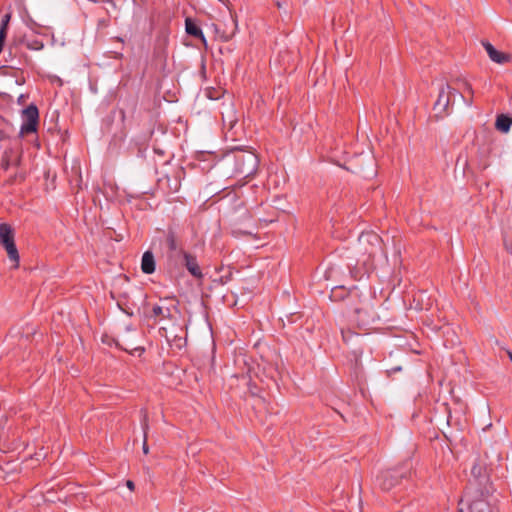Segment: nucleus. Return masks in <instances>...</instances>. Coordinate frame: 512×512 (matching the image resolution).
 Listing matches in <instances>:
<instances>
[{
	"label": "nucleus",
	"mask_w": 512,
	"mask_h": 512,
	"mask_svg": "<svg viewBox=\"0 0 512 512\" xmlns=\"http://www.w3.org/2000/svg\"><path fill=\"white\" fill-rule=\"evenodd\" d=\"M359 240L361 242H368V243H370L372 245L379 243V237L375 233H363L359 237Z\"/></svg>",
	"instance_id": "nucleus-16"
},
{
	"label": "nucleus",
	"mask_w": 512,
	"mask_h": 512,
	"mask_svg": "<svg viewBox=\"0 0 512 512\" xmlns=\"http://www.w3.org/2000/svg\"><path fill=\"white\" fill-rule=\"evenodd\" d=\"M135 352H137L139 355L143 352L142 348H135Z\"/></svg>",
	"instance_id": "nucleus-23"
},
{
	"label": "nucleus",
	"mask_w": 512,
	"mask_h": 512,
	"mask_svg": "<svg viewBox=\"0 0 512 512\" xmlns=\"http://www.w3.org/2000/svg\"><path fill=\"white\" fill-rule=\"evenodd\" d=\"M450 93H455L454 90H452L450 88V86L448 85H443L440 92H439V96H438V99L435 103V109L440 112V113H443L446 111L448 105H449V102H450V99H449V94Z\"/></svg>",
	"instance_id": "nucleus-7"
},
{
	"label": "nucleus",
	"mask_w": 512,
	"mask_h": 512,
	"mask_svg": "<svg viewBox=\"0 0 512 512\" xmlns=\"http://www.w3.org/2000/svg\"><path fill=\"white\" fill-rule=\"evenodd\" d=\"M11 19V14L7 13L5 14L1 19V25H0V41L4 43L6 36H7V28L9 21Z\"/></svg>",
	"instance_id": "nucleus-15"
},
{
	"label": "nucleus",
	"mask_w": 512,
	"mask_h": 512,
	"mask_svg": "<svg viewBox=\"0 0 512 512\" xmlns=\"http://www.w3.org/2000/svg\"><path fill=\"white\" fill-rule=\"evenodd\" d=\"M0 243L5 248L9 259L14 263L13 267L17 268L20 257L14 242L12 229L6 223L0 224Z\"/></svg>",
	"instance_id": "nucleus-3"
},
{
	"label": "nucleus",
	"mask_w": 512,
	"mask_h": 512,
	"mask_svg": "<svg viewBox=\"0 0 512 512\" xmlns=\"http://www.w3.org/2000/svg\"><path fill=\"white\" fill-rule=\"evenodd\" d=\"M9 165H10V164H9V161H8L7 159L3 158V160H2V167H3L5 170H7V169L9 168Z\"/></svg>",
	"instance_id": "nucleus-19"
},
{
	"label": "nucleus",
	"mask_w": 512,
	"mask_h": 512,
	"mask_svg": "<svg viewBox=\"0 0 512 512\" xmlns=\"http://www.w3.org/2000/svg\"><path fill=\"white\" fill-rule=\"evenodd\" d=\"M185 30L189 35L200 38L206 44L205 36L197 24L190 18L185 20Z\"/></svg>",
	"instance_id": "nucleus-11"
},
{
	"label": "nucleus",
	"mask_w": 512,
	"mask_h": 512,
	"mask_svg": "<svg viewBox=\"0 0 512 512\" xmlns=\"http://www.w3.org/2000/svg\"><path fill=\"white\" fill-rule=\"evenodd\" d=\"M499 502V494L492 485L485 486L483 489L475 490L466 495L460 504L468 505V512H494Z\"/></svg>",
	"instance_id": "nucleus-1"
},
{
	"label": "nucleus",
	"mask_w": 512,
	"mask_h": 512,
	"mask_svg": "<svg viewBox=\"0 0 512 512\" xmlns=\"http://www.w3.org/2000/svg\"><path fill=\"white\" fill-rule=\"evenodd\" d=\"M126 486L128 487L129 490H134L135 486H134V483L131 481V480H128L126 482Z\"/></svg>",
	"instance_id": "nucleus-20"
},
{
	"label": "nucleus",
	"mask_w": 512,
	"mask_h": 512,
	"mask_svg": "<svg viewBox=\"0 0 512 512\" xmlns=\"http://www.w3.org/2000/svg\"><path fill=\"white\" fill-rule=\"evenodd\" d=\"M223 122L226 125H229L230 128L236 123V115L235 110L232 104H227L224 106V110L222 111Z\"/></svg>",
	"instance_id": "nucleus-12"
},
{
	"label": "nucleus",
	"mask_w": 512,
	"mask_h": 512,
	"mask_svg": "<svg viewBox=\"0 0 512 512\" xmlns=\"http://www.w3.org/2000/svg\"><path fill=\"white\" fill-rule=\"evenodd\" d=\"M483 47L485 51L487 52L489 58L491 61L497 63V64H504L510 61V55L503 53L501 51H498L492 44L489 42H484Z\"/></svg>",
	"instance_id": "nucleus-5"
},
{
	"label": "nucleus",
	"mask_w": 512,
	"mask_h": 512,
	"mask_svg": "<svg viewBox=\"0 0 512 512\" xmlns=\"http://www.w3.org/2000/svg\"><path fill=\"white\" fill-rule=\"evenodd\" d=\"M258 166V158L252 152H242L235 156V173L239 176L248 177L253 175Z\"/></svg>",
	"instance_id": "nucleus-2"
},
{
	"label": "nucleus",
	"mask_w": 512,
	"mask_h": 512,
	"mask_svg": "<svg viewBox=\"0 0 512 512\" xmlns=\"http://www.w3.org/2000/svg\"><path fill=\"white\" fill-rule=\"evenodd\" d=\"M142 429H143V432H144V440H143L142 450H143L144 454H148V452H149V447H148V444H147L148 423H147L146 415H144L143 420H142Z\"/></svg>",
	"instance_id": "nucleus-17"
},
{
	"label": "nucleus",
	"mask_w": 512,
	"mask_h": 512,
	"mask_svg": "<svg viewBox=\"0 0 512 512\" xmlns=\"http://www.w3.org/2000/svg\"><path fill=\"white\" fill-rule=\"evenodd\" d=\"M170 314V311L168 308H165L163 306H160V305H155L153 307V315L155 317H158V316H163V317H166Z\"/></svg>",
	"instance_id": "nucleus-18"
},
{
	"label": "nucleus",
	"mask_w": 512,
	"mask_h": 512,
	"mask_svg": "<svg viewBox=\"0 0 512 512\" xmlns=\"http://www.w3.org/2000/svg\"><path fill=\"white\" fill-rule=\"evenodd\" d=\"M466 90H467L468 92H470V93H472V92H473L472 87H471L470 85H468V84L466 85Z\"/></svg>",
	"instance_id": "nucleus-22"
},
{
	"label": "nucleus",
	"mask_w": 512,
	"mask_h": 512,
	"mask_svg": "<svg viewBox=\"0 0 512 512\" xmlns=\"http://www.w3.org/2000/svg\"><path fill=\"white\" fill-rule=\"evenodd\" d=\"M377 482L382 489H390L396 483L395 472L390 470L383 472L377 477Z\"/></svg>",
	"instance_id": "nucleus-9"
},
{
	"label": "nucleus",
	"mask_w": 512,
	"mask_h": 512,
	"mask_svg": "<svg viewBox=\"0 0 512 512\" xmlns=\"http://www.w3.org/2000/svg\"><path fill=\"white\" fill-rule=\"evenodd\" d=\"M141 269L145 274H151L155 271V259L150 251H146L142 256Z\"/></svg>",
	"instance_id": "nucleus-10"
},
{
	"label": "nucleus",
	"mask_w": 512,
	"mask_h": 512,
	"mask_svg": "<svg viewBox=\"0 0 512 512\" xmlns=\"http://www.w3.org/2000/svg\"><path fill=\"white\" fill-rule=\"evenodd\" d=\"M171 248L174 249L175 248V244H174V241L171 240Z\"/></svg>",
	"instance_id": "nucleus-24"
},
{
	"label": "nucleus",
	"mask_w": 512,
	"mask_h": 512,
	"mask_svg": "<svg viewBox=\"0 0 512 512\" xmlns=\"http://www.w3.org/2000/svg\"><path fill=\"white\" fill-rule=\"evenodd\" d=\"M360 173L364 178L370 179L376 176L375 162L374 160L368 156V165L367 167H360Z\"/></svg>",
	"instance_id": "nucleus-14"
},
{
	"label": "nucleus",
	"mask_w": 512,
	"mask_h": 512,
	"mask_svg": "<svg viewBox=\"0 0 512 512\" xmlns=\"http://www.w3.org/2000/svg\"><path fill=\"white\" fill-rule=\"evenodd\" d=\"M472 472L475 474V472H476V467H473Z\"/></svg>",
	"instance_id": "nucleus-26"
},
{
	"label": "nucleus",
	"mask_w": 512,
	"mask_h": 512,
	"mask_svg": "<svg viewBox=\"0 0 512 512\" xmlns=\"http://www.w3.org/2000/svg\"><path fill=\"white\" fill-rule=\"evenodd\" d=\"M511 125L512 119L508 116L500 115L496 119L495 126L501 132L507 133L510 130Z\"/></svg>",
	"instance_id": "nucleus-13"
},
{
	"label": "nucleus",
	"mask_w": 512,
	"mask_h": 512,
	"mask_svg": "<svg viewBox=\"0 0 512 512\" xmlns=\"http://www.w3.org/2000/svg\"><path fill=\"white\" fill-rule=\"evenodd\" d=\"M21 119V135L36 132L39 119L38 108L34 104L27 106L22 110Z\"/></svg>",
	"instance_id": "nucleus-4"
},
{
	"label": "nucleus",
	"mask_w": 512,
	"mask_h": 512,
	"mask_svg": "<svg viewBox=\"0 0 512 512\" xmlns=\"http://www.w3.org/2000/svg\"><path fill=\"white\" fill-rule=\"evenodd\" d=\"M182 255H183V259H184V263H185V266L187 268V270L196 278H201L202 277V272H201V269L200 267L198 266V263L195 259V257H193L191 254L187 253V252H181Z\"/></svg>",
	"instance_id": "nucleus-8"
},
{
	"label": "nucleus",
	"mask_w": 512,
	"mask_h": 512,
	"mask_svg": "<svg viewBox=\"0 0 512 512\" xmlns=\"http://www.w3.org/2000/svg\"><path fill=\"white\" fill-rule=\"evenodd\" d=\"M117 306L125 314L132 316L138 311V303L135 299H130L126 294L117 299Z\"/></svg>",
	"instance_id": "nucleus-6"
},
{
	"label": "nucleus",
	"mask_w": 512,
	"mask_h": 512,
	"mask_svg": "<svg viewBox=\"0 0 512 512\" xmlns=\"http://www.w3.org/2000/svg\"><path fill=\"white\" fill-rule=\"evenodd\" d=\"M209 97H210V98H214V99H217V98H218V96H214V97H212L211 95H209Z\"/></svg>",
	"instance_id": "nucleus-27"
},
{
	"label": "nucleus",
	"mask_w": 512,
	"mask_h": 512,
	"mask_svg": "<svg viewBox=\"0 0 512 512\" xmlns=\"http://www.w3.org/2000/svg\"><path fill=\"white\" fill-rule=\"evenodd\" d=\"M458 512H464V509L460 507Z\"/></svg>",
	"instance_id": "nucleus-25"
},
{
	"label": "nucleus",
	"mask_w": 512,
	"mask_h": 512,
	"mask_svg": "<svg viewBox=\"0 0 512 512\" xmlns=\"http://www.w3.org/2000/svg\"><path fill=\"white\" fill-rule=\"evenodd\" d=\"M135 293L137 294V299L140 301L142 300V293L138 290H135Z\"/></svg>",
	"instance_id": "nucleus-21"
}]
</instances>
